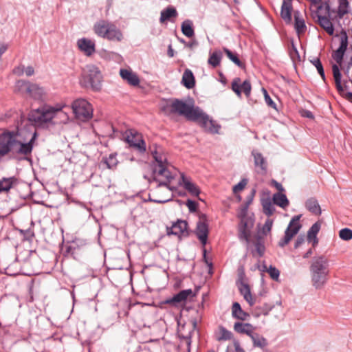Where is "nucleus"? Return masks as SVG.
<instances>
[{
	"label": "nucleus",
	"mask_w": 352,
	"mask_h": 352,
	"mask_svg": "<svg viewBox=\"0 0 352 352\" xmlns=\"http://www.w3.org/2000/svg\"><path fill=\"white\" fill-rule=\"evenodd\" d=\"M37 133L35 130L17 128L15 131L5 130L0 134V158L6 155L14 159H25L30 155Z\"/></svg>",
	"instance_id": "1"
},
{
	"label": "nucleus",
	"mask_w": 352,
	"mask_h": 352,
	"mask_svg": "<svg viewBox=\"0 0 352 352\" xmlns=\"http://www.w3.org/2000/svg\"><path fill=\"white\" fill-rule=\"evenodd\" d=\"M311 8H315L316 15L319 25L332 36L334 34V25H340V20L349 12L348 0H337L338 8H332V1L309 0Z\"/></svg>",
	"instance_id": "2"
},
{
	"label": "nucleus",
	"mask_w": 352,
	"mask_h": 352,
	"mask_svg": "<svg viewBox=\"0 0 352 352\" xmlns=\"http://www.w3.org/2000/svg\"><path fill=\"white\" fill-rule=\"evenodd\" d=\"M149 149L155 161L151 164V176L148 177L144 175V177L149 182H155L158 186H164L171 189L169 184L175 177L173 167L168 163L166 156L160 146L153 145Z\"/></svg>",
	"instance_id": "3"
},
{
	"label": "nucleus",
	"mask_w": 352,
	"mask_h": 352,
	"mask_svg": "<svg viewBox=\"0 0 352 352\" xmlns=\"http://www.w3.org/2000/svg\"><path fill=\"white\" fill-rule=\"evenodd\" d=\"M336 36L340 38V46L332 54V58L338 64L333 65L332 66V72L335 80V84L337 90L341 95L344 96L348 99H352V93L349 91L350 89L349 82H351L349 81V80H344L343 82H342V75L338 66H341L344 55L348 47V36L346 31L343 29L342 30L340 33Z\"/></svg>",
	"instance_id": "4"
},
{
	"label": "nucleus",
	"mask_w": 352,
	"mask_h": 352,
	"mask_svg": "<svg viewBox=\"0 0 352 352\" xmlns=\"http://www.w3.org/2000/svg\"><path fill=\"white\" fill-rule=\"evenodd\" d=\"M163 113L168 116L177 115L188 120L196 121L201 114V109L195 107L192 102H186L182 100L173 99L162 107Z\"/></svg>",
	"instance_id": "5"
},
{
	"label": "nucleus",
	"mask_w": 352,
	"mask_h": 352,
	"mask_svg": "<svg viewBox=\"0 0 352 352\" xmlns=\"http://www.w3.org/2000/svg\"><path fill=\"white\" fill-rule=\"evenodd\" d=\"M329 261L324 256L314 257L310 266L311 281L316 289L321 288L327 282L329 274Z\"/></svg>",
	"instance_id": "6"
},
{
	"label": "nucleus",
	"mask_w": 352,
	"mask_h": 352,
	"mask_svg": "<svg viewBox=\"0 0 352 352\" xmlns=\"http://www.w3.org/2000/svg\"><path fill=\"white\" fill-rule=\"evenodd\" d=\"M93 31L98 36L111 41L120 42L123 39L121 30L112 22L101 19L94 23Z\"/></svg>",
	"instance_id": "7"
},
{
	"label": "nucleus",
	"mask_w": 352,
	"mask_h": 352,
	"mask_svg": "<svg viewBox=\"0 0 352 352\" xmlns=\"http://www.w3.org/2000/svg\"><path fill=\"white\" fill-rule=\"evenodd\" d=\"M102 76L100 69L95 65H87L82 75V83L85 87H90L95 91L101 88Z\"/></svg>",
	"instance_id": "8"
},
{
	"label": "nucleus",
	"mask_w": 352,
	"mask_h": 352,
	"mask_svg": "<svg viewBox=\"0 0 352 352\" xmlns=\"http://www.w3.org/2000/svg\"><path fill=\"white\" fill-rule=\"evenodd\" d=\"M54 118H56L55 106H43L32 110L29 114V120L38 125L50 122L54 123Z\"/></svg>",
	"instance_id": "9"
},
{
	"label": "nucleus",
	"mask_w": 352,
	"mask_h": 352,
	"mask_svg": "<svg viewBox=\"0 0 352 352\" xmlns=\"http://www.w3.org/2000/svg\"><path fill=\"white\" fill-rule=\"evenodd\" d=\"M15 90L22 94H27L34 99H41L45 94V90L37 84L20 80L16 82Z\"/></svg>",
	"instance_id": "10"
},
{
	"label": "nucleus",
	"mask_w": 352,
	"mask_h": 352,
	"mask_svg": "<svg viewBox=\"0 0 352 352\" xmlns=\"http://www.w3.org/2000/svg\"><path fill=\"white\" fill-rule=\"evenodd\" d=\"M76 118L80 121H87L92 118L93 108L91 104L85 99L79 98L74 100L72 105Z\"/></svg>",
	"instance_id": "11"
},
{
	"label": "nucleus",
	"mask_w": 352,
	"mask_h": 352,
	"mask_svg": "<svg viewBox=\"0 0 352 352\" xmlns=\"http://www.w3.org/2000/svg\"><path fill=\"white\" fill-rule=\"evenodd\" d=\"M300 216H294L290 221L285 232L284 237L280 240L278 245L280 247H284L287 245L292 239L298 232L301 228L299 223Z\"/></svg>",
	"instance_id": "12"
},
{
	"label": "nucleus",
	"mask_w": 352,
	"mask_h": 352,
	"mask_svg": "<svg viewBox=\"0 0 352 352\" xmlns=\"http://www.w3.org/2000/svg\"><path fill=\"white\" fill-rule=\"evenodd\" d=\"M125 139L130 146L135 148L140 153H144L146 151V143L141 133L134 130H129L126 132Z\"/></svg>",
	"instance_id": "13"
},
{
	"label": "nucleus",
	"mask_w": 352,
	"mask_h": 352,
	"mask_svg": "<svg viewBox=\"0 0 352 352\" xmlns=\"http://www.w3.org/2000/svg\"><path fill=\"white\" fill-rule=\"evenodd\" d=\"M201 114L198 116L195 122H199L203 127L211 133H219L221 126L215 121L210 119L208 116L206 115L201 109Z\"/></svg>",
	"instance_id": "14"
},
{
	"label": "nucleus",
	"mask_w": 352,
	"mask_h": 352,
	"mask_svg": "<svg viewBox=\"0 0 352 352\" xmlns=\"http://www.w3.org/2000/svg\"><path fill=\"white\" fill-rule=\"evenodd\" d=\"M208 234V225L207 223V218L205 214H202L199 217V221L197 223L196 235L204 245L206 244Z\"/></svg>",
	"instance_id": "15"
},
{
	"label": "nucleus",
	"mask_w": 352,
	"mask_h": 352,
	"mask_svg": "<svg viewBox=\"0 0 352 352\" xmlns=\"http://www.w3.org/2000/svg\"><path fill=\"white\" fill-rule=\"evenodd\" d=\"M232 89L239 97L241 92L248 97L250 95L252 87L249 80H246L242 82L239 78H236L232 82Z\"/></svg>",
	"instance_id": "16"
},
{
	"label": "nucleus",
	"mask_w": 352,
	"mask_h": 352,
	"mask_svg": "<svg viewBox=\"0 0 352 352\" xmlns=\"http://www.w3.org/2000/svg\"><path fill=\"white\" fill-rule=\"evenodd\" d=\"M77 46L80 52L87 56H91L96 52L95 41L87 38H82L77 41Z\"/></svg>",
	"instance_id": "17"
},
{
	"label": "nucleus",
	"mask_w": 352,
	"mask_h": 352,
	"mask_svg": "<svg viewBox=\"0 0 352 352\" xmlns=\"http://www.w3.org/2000/svg\"><path fill=\"white\" fill-rule=\"evenodd\" d=\"M179 184L188 192L192 197H198L201 192L199 188L192 182L190 177H186L183 173L181 175V179Z\"/></svg>",
	"instance_id": "18"
},
{
	"label": "nucleus",
	"mask_w": 352,
	"mask_h": 352,
	"mask_svg": "<svg viewBox=\"0 0 352 352\" xmlns=\"http://www.w3.org/2000/svg\"><path fill=\"white\" fill-rule=\"evenodd\" d=\"M194 296L191 289L182 290L172 298L166 300V303L177 306L179 304L184 302L188 297H193Z\"/></svg>",
	"instance_id": "19"
},
{
	"label": "nucleus",
	"mask_w": 352,
	"mask_h": 352,
	"mask_svg": "<svg viewBox=\"0 0 352 352\" xmlns=\"http://www.w3.org/2000/svg\"><path fill=\"white\" fill-rule=\"evenodd\" d=\"M187 230V223L185 221L178 220L171 227H167L168 235L180 236Z\"/></svg>",
	"instance_id": "20"
},
{
	"label": "nucleus",
	"mask_w": 352,
	"mask_h": 352,
	"mask_svg": "<svg viewBox=\"0 0 352 352\" xmlns=\"http://www.w3.org/2000/svg\"><path fill=\"white\" fill-rule=\"evenodd\" d=\"M120 74L124 80L132 86H138L140 83L139 77L131 69H121Z\"/></svg>",
	"instance_id": "21"
},
{
	"label": "nucleus",
	"mask_w": 352,
	"mask_h": 352,
	"mask_svg": "<svg viewBox=\"0 0 352 352\" xmlns=\"http://www.w3.org/2000/svg\"><path fill=\"white\" fill-rule=\"evenodd\" d=\"M321 228V223L318 221L314 223L307 232V239L312 243L313 247H316L318 243L317 235Z\"/></svg>",
	"instance_id": "22"
},
{
	"label": "nucleus",
	"mask_w": 352,
	"mask_h": 352,
	"mask_svg": "<svg viewBox=\"0 0 352 352\" xmlns=\"http://www.w3.org/2000/svg\"><path fill=\"white\" fill-rule=\"evenodd\" d=\"M239 289L243 298L248 302L250 306H253L256 303V298L252 296L249 285L245 283H241Z\"/></svg>",
	"instance_id": "23"
},
{
	"label": "nucleus",
	"mask_w": 352,
	"mask_h": 352,
	"mask_svg": "<svg viewBox=\"0 0 352 352\" xmlns=\"http://www.w3.org/2000/svg\"><path fill=\"white\" fill-rule=\"evenodd\" d=\"M234 330L237 333H244L250 337L254 333V328L250 323H242L238 322L234 323Z\"/></svg>",
	"instance_id": "24"
},
{
	"label": "nucleus",
	"mask_w": 352,
	"mask_h": 352,
	"mask_svg": "<svg viewBox=\"0 0 352 352\" xmlns=\"http://www.w3.org/2000/svg\"><path fill=\"white\" fill-rule=\"evenodd\" d=\"M65 107V105L63 104H57L55 105L56 118L54 119V124L66 122L69 120L67 113L63 111Z\"/></svg>",
	"instance_id": "25"
},
{
	"label": "nucleus",
	"mask_w": 352,
	"mask_h": 352,
	"mask_svg": "<svg viewBox=\"0 0 352 352\" xmlns=\"http://www.w3.org/2000/svg\"><path fill=\"white\" fill-rule=\"evenodd\" d=\"M233 334L230 331H228L223 326H219L218 330L216 332V340L219 342H223L228 340H232Z\"/></svg>",
	"instance_id": "26"
},
{
	"label": "nucleus",
	"mask_w": 352,
	"mask_h": 352,
	"mask_svg": "<svg viewBox=\"0 0 352 352\" xmlns=\"http://www.w3.org/2000/svg\"><path fill=\"white\" fill-rule=\"evenodd\" d=\"M292 9L291 0H284L281 6L280 15L286 22H290L292 20Z\"/></svg>",
	"instance_id": "27"
},
{
	"label": "nucleus",
	"mask_w": 352,
	"mask_h": 352,
	"mask_svg": "<svg viewBox=\"0 0 352 352\" xmlns=\"http://www.w3.org/2000/svg\"><path fill=\"white\" fill-rule=\"evenodd\" d=\"M274 204L273 199L272 200L270 196L261 199L263 212L267 216H271L274 214L275 211Z\"/></svg>",
	"instance_id": "28"
},
{
	"label": "nucleus",
	"mask_w": 352,
	"mask_h": 352,
	"mask_svg": "<svg viewBox=\"0 0 352 352\" xmlns=\"http://www.w3.org/2000/svg\"><path fill=\"white\" fill-rule=\"evenodd\" d=\"M17 183L14 177H3L0 179V192H8Z\"/></svg>",
	"instance_id": "29"
},
{
	"label": "nucleus",
	"mask_w": 352,
	"mask_h": 352,
	"mask_svg": "<svg viewBox=\"0 0 352 352\" xmlns=\"http://www.w3.org/2000/svg\"><path fill=\"white\" fill-rule=\"evenodd\" d=\"M177 12L173 6H168L166 9L162 10L160 14V21L163 23L166 21L170 19L172 17H176Z\"/></svg>",
	"instance_id": "30"
},
{
	"label": "nucleus",
	"mask_w": 352,
	"mask_h": 352,
	"mask_svg": "<svg viewBox=\"0 0 352 352\" xmlns=\"http://www.w3.org/2000/svg\"><path fill=\"white\" fill-rule=\"evenodd\" d=\"M306 208L315 215L321 214V208L318 201L314 198H310L305 203Z\"/></svg>",
	"instance_id": "31"
},
{
	"label": "nucleus",
	"mask_w": 352,
	"mask_h": 352,
	"mask_svg": "<svg viewBox=\"0 0 352 352\" xmlns=\"http://www.w3.org/2000/svg\"><path fill=\"white\" fill-rule=\"evenodd\" d=\"M232 315L234 318L241 320H245L248 316V314L242 310L240 304L236 302L232 305Z\"/></svg>",
	"instance_id": "32"
},
{
	"label": "nucleus",
	"mask_w": 352,
	"mask_h": 352,
	"mask_svg": "<svg viewBox=\"0 0 352 352\" xmlns=\"http://www.w3.org/2000/svg\"><path fill=\"white\" fill-rule=\"evenodd\" d=\"M222 58V53L220 50H214L210 52L208 63L213 68L219 65Z\"/></svg>",
	"instance_id": "33"
},
{
	"label": "nucleus",
	"mask_w": 352,
	"mask_h": 352,
	"mask_svg": "<svg viewBox=\"0 0 352 352\" xmlns=\"http://www.w3.org/2000/svg\"><path fill=\"white\" fill-rule=\"evenodd\" d=\"M182 82L188 89H191L195 86V78L190 69H187L184 71L182 76Z\"/></svg>",
	"instance_id": "34"
},
{
	"label": "nucleus",
	"mask_w": 352,
	"mask_h": 352,
	"mask_svg": "<svg viewBox=\"0 0 352 352\" xmlns=\"http://www.w3.org/2000/svg\"><path fill=\"white\" fill-rule=\"evenodd\" d=\"M272 199L274 204L281 207L282 208H285L289 206V201L286 195L281 192L274 194Z\"/></svg>",
	"instance_id": "35"
},
{
	"label": "nucleus",
	"mask_w": 352,
	"mask_h": 352,
	"mask_svg": "<svg viewBox=\"0 0 352 352\" xmlns=\"http://www.w3.org/2000/svg\"><path fill=\"white\" fill-rule=\"evenodd\" d=\"M294 20H295V28H296V32L298 34L304 32L306 30V25L305 23V21L300 16L299 12H296L294 13Z\"/></svg>",
	"instance_id": "36"
},
{
	"label": "nucleus",
	"mask_w": 352,
	"mask_h": 352,
	"mask_svg": "<svg viewBox=\"0 0 352 352\" xmlns=\"http://www.w3.org/2000/svg\"><path fill=\"white\" fill-rule=\"evenodd\" d=\"M255 250L252 251L254 256L261 257L264 255L265 248L263 239L258 237L254 243Z\"/></svg>",
	"instance_id": "37"
},
{
	"label": "nucleus",
	"mask_w": 352,
	"mask_h": 352,
	"mask_svg": "<svg viewBox=\"0 0 352 352\" xmlns=\"http://www.w3.org/2000/svg\"><path fill=\"white\" fill-rule=\"evenodd\" d=\"M182 32L187 37L194 36L195 32L192 28V22L190 20H185L182 24Z\"/></svg>",
	"instance_id": "38"
},
{
	"label": "nucleus",
	"mask_w": 352,
	"mask_h": 352,
	"mask_svg": "<svg viewBox=\"0 0 352 352\" xmlns=\"http://www.w3.org/2000/svg\"><path fill=\"white\" fill-rule=\"evenodd\" d=\"M250 338L253 342L254 346L264 348L267 345V340L258 333H253Z\"/></svg>",
	"instance_id": "39"
},
{
	"label": "nucleus",
	"mask_w": 352,
	"mask_h": 352,
	"mask_svg": "<svg viewBox=\"0 0 352 352\" xmlns=\"http://www.w3.org/2000/svg\"><path fill=\"white\" fill-rule=\"evenodd\" d=\"M252 155L254 156L255 166L257 167H260L262 170L265 171L266 162L265 158L263 157L262 154L254 151L252 152Z\"/></svg>",
	"instance_id": "40"
},
{
	"label": "nucleus",
	"mask_w": 352,
	"mask_h": 352,
	"mask_svg": "<svg viewBox=\"0 0 352 352\" xmlns=\"http://www.w3.org/2000/svg\"><path fill=\"white\" fill-rule=\"evenodd\" d=\"M102 162L109 169H113L118 165V161L116 153L110 154L107 157H104Z\"/></svg>",
	"instance_id": "41"
},
{
	"label": "nucleus",
	"mask_w": 352,
	"mask_h": 352,
	"mask_svg": "<svg viewBox=\"0 0 352 352\" xmlns=\"http://www.w3.org/2000/svg\"><path fill=\"white\" fill-rule=\"evenodd\" d=\"M223 51L227 55L228 58L232 60L235 65L240 67H243V65L241 63V61L239 60V57L237 56V54L235 53H233L230 50L227 48H223Z\"/></svg>",
	"instance_id": "42"
},
{
	"label": "nucleus",
	"mask_w": 352,
	"mask_h": 352,
	"mask_svg": "<svg viewBox=\"0 0 352 352\" xmlns=\"http://www.w3.org/2000/svg\"><path fill=\"white\" fill-rule=\"evenodd\" d=\"M226 352H245V351L241 346L239 341L233 339L232 343L227 346Z\"/></svg>",
	"instance_id": "43"
},
{
	"label": "nucleus",
	"mask_w": 352,
	"mask_h": 352,
	"mask_svg": "<svg viewBox=\"0 0 352 352\" xmlns=\"http://www.w3.org/2000/svg\"><path fill=\"white\" fill-rule=\"evenodd\" d=\"M263 270L268 272L270 277L274 280H278L280 272L275 267L270 265L268 268L266 265H263Z\"/></svg>",
	"instance_id": "44"
},
{
	"label": "nucleus",
	"mask_w": 352,
	"mask_h": 352,
	"mask_svg": "<svg viewBox=\"0 0 352 352\" xmlns=\"http://www.w3.org/2000/svg\"><path fill=\"white\" fill-rule=\"evenodd\" d=\"M248 225L246 221H245L244 219H241V237H243L246 240L248 239L249 235H250V230L248 229Z\"/></svg>",
	"instance_id": "45"
},
{
	"label": "nucleus",
	"mask_w": 352,
	"mask_h": 352,
	"mask_svg": "<svg viewBox=\"0 0 352 352\" xmlns=\"http://www.w3.org/2000/svg\"><path fill=\"white\" fill-rule=\"evenodd\" d=\"M339 236L344 241L352 239V230L349 228L341 229L339 232Z\"/></svg>",
	"instance_id": "46"
},
{
	"label": "nucleus",
	"mask_w": 352,
	"mask_h": 352,
	"mask_svg": "<svg viewBox=\"0 0 352 352\" xmlns=\"http://www.w3.org/2000/svg\"><path fill=\"white\" fill-rule=\"evenodd\" d=\"M271 310V307L267 305H265L263 307H258L255 308L254 311V314L258 317L261 315H267L270 311Z\"/></svg>",
	"instance_id": "47"
},
{
	"label": "nucleus",
	"mask_w": 352,
	"mask_h": 352,
	"mask_svg": "<svg viewBox=\"0 0 352 352\" xmlns=\"http://www.w3.org/2000/svg\"><path fill=\"white\" fill-rule=\"evenodd\" d=\"M311 63L316 67L318 72L319 73L322 78L324 80V72L320 60L318 58H314L313 60H311Z\"/></svg>",
	"instance_id": "48"
},
{
	"label": "nucleus",
	"mask_w": 352,
	"mask_h": 352,
	"mask_svg": "<svg viewBox=\"0 0 352 352\" xmlns=\"http://www.w3.org/2000/svg\"><path fill=\"white\" fill-rule=\"evenodd\" d=\"M247 184L246 179H242L239 183L233 186L232 190L234 194L241 191Z\"/></svg>",
	"instance_id": "49"
},
{
	"label": "nucleus",
	"mask_w": 352,
	"mask_h": 352,
	"mask_svg": "<svg viewBox=\"0 0 352 352\" xmlns=\"http://www.w3.org/2000/svg\"><path fill=\"white\" fill-rule=\"evenodd\" d=\"M272 224H273V222L272 220L270 219H267L263 227V232L264 234H267L268 232H270L272 230Z\"/></svg>",
	"instance_id": "50"
},
{
	"label": "nucleus",
	"mask_w": 352,
	"mask_h": 352,
	"mask_svg": "<svg viewBox=\"0 0 352 352\" xmlns=\"http://www.w3.org/2000/svg\"><path fill=\"white\" fill-rule=\"evenodd\" d=\"M13 72L17 76H22L25 72V67L23 65H19L14 69Z\"/></svg>",
	"instance_id": "51"
},
{
	"label": "nucleus",
	"mask_w": 352,
	"mask_h": 352,
	"mask_svg": "<svg viewBox=\"0 0 352 352\" xmlns=\"http://www.w3.org/2000/svg\"><path fill=\"white\" fill-rule=\"evenodd\" d=\"M304 243H305V236H298L295 241L294 248H298Z\"/></svg>",
	"instance_id": "52"
},
{
	"label": "nucleus",
	"mask_w": 352,
	"mask_h": 352,
	"mask_svg": "<svg viewBox=\"0 0 352 352\" xmlns=\"http://www.w3.org/2000/svg\"><path fill=\"white\" fill-rule=\"evenodd\" d=\"M265 102L266 104L274 108V109H276V104L275 102L272 100V99L270 98V96H269V94H266L265 96Z\"/></svg>",
	"instance_id": "53"
},
{
	"label": "nucleus",
	"mask_w": 352,
	"mask_h": 352,
	"mask_svg": "<svg viewBox=\"0 0 352 352\" xmlns=\"http://www.w3.org/2000/svg\"><path fill=\"white\" fill-rule=\"evenodd\" d=\"M25 75L27 76H32L34 74V68L31 66H28V67H26L25 69Z\"/></svg>",
	"instance_id": "54"
},
{
	"label": "nucleus",
	"mask_w": 352,
	"mask_h": 352,
	"mask_svg": "<svg viewBox=\"0 0 352 352\" xmlns=\"http://www.w3.org/2000/svg\"><path fill=\"white\" fill-rule=\"evenodd\" d=\"M186 205L188 207L189 210L190 211H194L195 210V201H192V200H188L187 201V203H186Z\"/></svg>",
	"instance_id": "55"
},
{
	"label": "nucleus",
	"mask_w": 352,
	"mask_h": 352,
	"mask_svg": "<svg viewBox=\"0 0 352 352\" xmlns=\"http://www.w3.org/2000/svg\"><path fill=\"white\" fill-rule=\"evenodd\" d=\"M272 183H273L274 186L277 188V190H278L280 192H282L284 190L282 185L280 184H279L278 182H277L276 181L273 180Z\"/></svg>",
	"instance_id": "56"
},
{
	"label": "nucleus",
	"mask_w": 352,
	"mask_h": 352,
	"mask_svg": "<svg viewBox=\"0 0 352 352\" xmlns=\"http://www.w3.org/2000/svg\"><path fill=\"white\" fill-rule=\"evenodd\" d=\"M302 116L304 117H306V118H314V116L312 114V113L309 111H305L302 113Z\"/></svg>",
	"instance_id": "57"
},
{
	"label": "nucleus",
	"mask_w": 352,
	"mask_h": 352,
	"mask_svg": "<svg viewBox=\"0 0 352 352\" xmlns=\"http://www.w3.org/2000/svg\"><path fill=\"white\" fill-rule=\"evenodd\" d=\"M168 56L169 57H173L174 56V50L172 48L171 45H169V47H168Z\"/></svg>",
	"instance_id": "58"
},
{
	"label": "nucleus",
	"mask_w": 352,
	"mask_h": 352,
	"mask_svg": "<svg viewBox=\"0 0 352 352\" xmlns=\"http://www.w3.org/2000/svg\"><path fill=\"white\" fill-rule=\"evenodd\" d=\"M313 253L312 250L310 248L307 250V252L303 255V258H309Z\"/></svg>",
	"instance_id": "59"
},
{
	"label": "nucleus",
	"mask_w": 352,
	"mask_h": 352,
	"mask_svg": "<svg viewBox=\"0 0 352 352\" xmlns=\"http://www.w3.org/2000/svg\"><path fill=\"white\" fill-rule=\"evenodd\" d=\"M292 51L290 52L291 54V56H293L294 54H296L298 55V50L295 47L294 45L292 43Z\"/></svg>",
	"instance_id": "60"
},
{
	"label": "nucleus",
	"mask_w": 352,
	"mask_h": 352,
	"mask_svg": "<svg viewBox=\"0 0 352 352\" xmlns=\"http://www.w3.org/2000/svg\"><path fill=\"white\" fill-rule=\"evenodd\" d=\"M263 94H264V97L265 98L266 94H268L267 91L265 89H263Z\"/></svg>",
	"instance_id": "61"
},
{
	"label": "nucleus",
	"mask_w": 352,
	"mask_h": 352,
	"mask_svg": "<svg viewBox=\"0 0 352 352\" xmlns=\"http://www.w3.org/2000/svg\"><path fill=\"white\" fill-rule=\"evenodd\" d=\"M187 45H188L189 47H192V46L194 45V43H188Z\"/></svg>",
	"instance_id": "62"
},
{
	"label": "nucleus",
	"mask_w": 352,
	"mask_h": 352,
	"mask_svg": "<svg viewBox=\"0 0 352 352\" xmlns=\"http://www.w3.org/2000/svg\"><path fill=\"white\" fill-rule=\"evenodd\" d=\"M180 41H181L182 43H185V41H184L183 39L180 40Z\"/></svg>",
	"instance_id": "63"
},
{
	"label": "nucleus",
	"mask_w": 352,
	"mask_h": 352,
	"mask_svg": "<svg viewBox=\"0 0 352 352\" xmlns=\"http://www.w3.org/2000/svg\"><path fill=\"white\" fill-rule=\"evenodd\" d=\"M208 352H214L213 350L209 351Z\"/></svg>",
	"instance_id": "64"
}]
</instances>
